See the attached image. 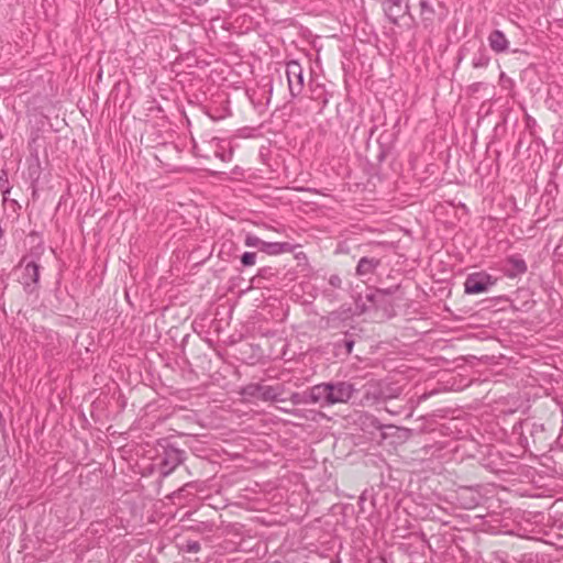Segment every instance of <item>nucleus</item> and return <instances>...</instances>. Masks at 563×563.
I'll return each mask as SVG.
<instances>
[{
    "label": "nucleus",
    "mask_w": 563,
    "mask_h": 563,
    "mask_svg": "<svg viewBox=\"0 0 563 563\" xmlns=\"http://www.w3.org/2000/svg\"><path fill=\"white\" fill-rule=\"evenodd\" d=\"M451 483L439 457L424 460V500L441 510H446L453 497L448 494Z\"/></svg>",
    "instance_id": "1"
},
{
    "label": "nucleus",
    "mask_w": 563,
    "mask_h": 563,
    "mask_svg": "<svg viewBox=\"0 0 563 563\" xmlns=\"http://www.w3.org/2000/svg\"><path fill=\"white\" fill-rule=\"evenodd\" d=\"M398 285L388 288H376L375 290H372L365 295V299L368 305H360L357 302V308L361 309V312H365L372 309L375 311H380L383 318L390 319L395 314L393 296L396 291H398Z\"/></svg>",
    "instance_id": "2"
},
{
    "label": "nucleus",
    "mask_w": 563,
    "mask_h": 563,
    "mask_svg": "<svg viewBox=\"0 0 563 563\" xmlns=\"http://www.w3.org/2000/svg\"><path fill=\"white\" fill-rule=\"evenodd\" d=\"M162 452L157 454L158 470L162 476L170 475L186 459V452L174 444H159Z\"/></svg>",
    "instance_id": "3"
},
{
    "label": "nucleus",
    "mask_w": 563,
    "mask_h": 563,
    "mask_svg": "<svg viewBox=\"0 0 563 563\" xmlns=\"http://www.w3.org/2000/svg\"><path fill=\"white\" fill-rule=\"evenodd\" d=\"M495 283L496 279L485 272L472 273L464 282L465 292L471 295L482 294L492 288Z\"/></svg>",
    "instance_id": "4"
},
{
    "label": "nucleus",
    "mask_w": 563,
    "mask_h": 563,
    "mask_svg": "<svg viewBox=\"0 0 563 563\" xmlns=\"http://www.w3.org/2000/svg\"><path fill=\"white\" fill-rule=\"evenodd\" d=\"M451 501L454 499L461 508L474 509L479 506L484 499V496L479 490L471 486H461L455 492H452Z\"/></svg>",
    "instance_id": "5"
},
{
    "label": "nucleus",
    "mask_w": 563,
    "mask_h": 563,
    "mask_svg": "<svg viewBox=\"0 0 563 563\" xmlns=\"http://www.w3.org/2000/svg\"><path fill=\"white\" fill-rule=\"evenodd\" d=\"M286 77L290 96L292 98L298 97L303 89V70L297 60H290L286 64Z\"/></svg>",
    "instance_id": "6"
},
{
    "label": "nucleus",
    "mask_w": 563,
    "mask_h": 563,
    "mask_svg": "<svg viewBox=\"0 0 563 563\" xmlns=\"http://www.w3.org/2000/svg\"><path fill=\"white\" fill-rule=\"evenodd\" d=\"M330 389L329 391L332 394L330 396V404H341V402H347L353 394L355 393V387L353 384L349 382H336V383H329Z\"/></svg>",
    "instance_id": "7"
},
{
    "label": "nucleus",
    "mask_w": 563,
    "mask_h": 563,
    "mask_svg": "<svg viewBox=\"0 0 563 563\" xmlns=\"http://www.w3.org/2000/svg\"><path fill=\"white\" fill-rule=\"evenodd\" d=\"M396 141V134L393 130L384 129L377 140V153L375 154V158L378 163H382L386 159V157L390 154L394 143Z\"/></svg>",
    "instance_id": "8"
},
{
    "label": "nucleus",
    "mask_w": 563,
    "mask_h": 563,
    "mask_svg": "<svg viewBox=\"0 0 563 563\" xmlns=\"http://www.w3.org/2000/svg\"><path fill=\"white\" fill-rule=\"evenodd\" d=\"M383 10L391 23H398L408 12V5L404 0H380Z\"/></svg>",
    "instance_id": "9"
},
{
    "label": "nucleus",
    "mask_w": 563,
    "mask_h": 563,
    "mask_svg": "<svg viewBox=\"0 0 563 563\" xmlns=\"http://www.w3.org/2000/svg\"><path fill=\"white\" fill-rule=\"evenodd\" d=\"M527 271V263L520 255L514 254L506 257L503 272L508 278L519 277Z\"/></svg>",
    "instance_id": "10"
},
{
    "label": "nucleus",
    "mask_w": 563,
    "mask_h": 563,
    "mask_svg": "<svg viewBox=\"0 0 563 563\" xmlns=\"http://www.w3.org/2000/svg\"><path fill=\"white\" fill-rule=\"evenodd\" d=\"M40 279V266L35 262L25 264L22 274L23 285L29 291H33Z\"/></svg>",
    "instance_id": "11"
},
{
    "label": "nucleus",
    "mask_w": 563,
    "mask_h": 563,
    "mask_svg": "<svg viewBox=\"0 0 563 563\" xmlns=\"http://www.w3.org/2000/svg\"><path fill=\"white\" fill-rule=\"evenodd\" d=\"M330 384L329 383H322L312 386L309 388V396L311 404H322V405H331L330 404V396L332 395L330 391Z\"/></svg>",
    "instance_id": "12"
},
{
    "label": "nucleus",
    "mask_w": 563,
    "mask_h": 563,
    "mask_svg": "<svg viewBox=\"0 0 563 563\" xmlns=\"http://www.w3.org/2000/svg\"><path fill=\"white\" fill-rule=\"evenodd\" d=\"M489 47L496 54L507 53L509 51V41L500 30H494L487 37Z\"/></svg>",
    "instance_id": "13"
},
{
    "label": "nucleus",
    "mask_w": 563,
    "mask_h": 563,
    "mask_svg": "<svg viewBox=\"0 0 563 563\" xmlns=\"http://www.w3.org/2000/svg\"><path fill=\"white\" fill-rule=\"evenodd\" d=\"M519 428L521 429V433H523L526 430L529 432L533 443L542 442L545 440V427L543 423H538L527 419L520 422Z\"/></svg>",
    "instance_id": "14"
},
{
    "label": "nucleus",
    "mask_w": 563,
    "mask_h": 563,
    "mask_svg": "<svg viewBox=\"0 0 563 563\" xmlns=\"http://www.w3.org/2000/svg\"><path fill=\"white\" fill-rule=\"evenodd\" d=\"M380 261L374 257H362L356 266V275L361 277H365L375 272V269L379 266Z\"/></svg>",
    "instance_id": "15"
},
{
    "label": "nucleus",
    "mask_w": 563,
    "mask_h": 563,
    "mask_svg": "<svg viewBox=\"0 0 563 563\" xmlns=\"http://www.w3.org/2000/svg\"><path fill=\"white\" fill-rule=\"evenodd\" d=\"M256 393L254 394L258 399L263 401H276L279 399V391L277 387L268 385H256Z\"/></svg>",
    "instance_id": "16"
},
{
    "label": "nucleus",
    "mask_w": 563,
    "mask_h": 563,
    "mask_svg": "<svg viewBox=\"0 0 563 563\" xmlns=\"http://www.w3.org/2000/svg\"><path fill=\"white\" fill-rule=\"evenodd\" d=\"M292 245L288 242H266L264 245V252L267 255H279L284 253H290Z\"/></svg>",
    "instance_id": "17"
},
{
    "label": "nucleus",
    "mask_w": 563,
    "mask_h": 563,
    "mask_svg": "<svg viewBox=\"0 0 563 563\" xmlns=\"http://www.w3.org/2000/svg\"><path fill=\"white\" fill-rule=\"evenodd\" d=\"M490 62V56L484 46H481L472 58V66L474 68H486Z\"/></svg>",
    "instance_id": "18"
},
{
    "label": "nucleus",
    "mask_w": 563,
    "mask_h": 563,
    "mask_svg": "<svg viewBox=\"0 0 563 563\" xmlns=\"http://www.w3.org/2000/svg\"><path fill=\"white\" fill-rule=\"evenodd\" d=\"M265 243L266 241H263L258 236L251 233H247L244 240L245 246L258 249L261 252H264Z\"/></svg>",
    "instance_id": "19"
},
{
    "label": "nucleus",
    "mask_w": 563,
    "mask_h": 563,
    "mask_svg": "<svg viewBox=\"0 0 563 563\" xmlns=\"http://www.w3.org/2000/svg\"><path fill=\"white\" fill-rule=\"evenodd\" d=\"M309 396V389L302 391V393H292L290 396V401L294 405H310V397Z\"/></svg>",
    "instance_id": "20"
},
{
    "label": "nucleus",
    "mask_w": 563,
    "mask_h": 563,
    "mask_svg": "<svg viewBox=\"0 0 563 563\" xmlns=\"http://www.w3.org/2000/svg\"><path fill=\"white\" fill-rule=\"evenodd\" d=\"M276 273L274 271L273 267L271 266H264V267H261L258 271H257V274L256 276L253 278V280H256V279H271L273 276H275Z\"/></svg>",
    "instance_id": "21"
},
{
    "label": "nucleus",
    "mask_w": 563,
    "mask_h": 563,
    "mask_svg": "<svg viewBox=\"0 0 563 563\" xmlns=\"http://www.w3.org/2000/svg\"><path fill=\"white\" fill-rule=\"evenodd\" d=\"M0 190L3 195V198H7V195L10 192V185L7 172L2 170L0 174Z\"/></svg>",
    "instance_id": "22"
},
{
    "label": "nucleus",
    "mask_w": 563,
    "mask_h": 563,
    "mask_svg": "<svg viewBox=\"0 0 563 563\" xmlns=\"http://www.w3.org/2000/svg\"><path fill=\"white\" fill-rule=\"evenodd\" d=\"M241 263L244 267L253 266L256 263V253L244 252L241 256Z\"/></svg>",
    "instance_id": "23"
},
{
    "label": "nucleus",
    "mask_w": 563,
    "mask_h": 563,
    "mask_svg": "<svg viewBox=\"0 0 563 563\" xmlns=\"http://www.w3.org/2000/svg\"><path fill=\"white\" fill-rule=\"evenodd\" d=\"M201 549V545L198 541H194V540H188L185 545H184V550L188 553H197L199 552Z\"/></svg>",
    "instance_id": "24"
},
{
    "label": "nucleus",
    "mask_w": 563,
    "mask_h": 563,
    "mask_svg": "<svg viewBox=\"0 0 563 563\" xmlns=\"http://www.w3.org/2000/svg\"><path fill=\"white\" fill-rule=\"evenodd\" d=\"M329 284L333 287V288H341L342 286V279L340 278L339 275H331L330 278H329Z\"/></svg>",
    "instance_id": "25"
},
{
    "label": "nucleus",
    "mask_w": 563,
    "mask_h": 563,
    "mask_svg": "<svg viewBox=\"0 0 563 563\" xmlns=\"http://www.w3.org/2000/svg\"><path fill=\"white\" fill-rule=\"evenodd\" d=\"M342 343H343V345H344V347H345V350H346V353H349V354H350V353L352 352V350H353L354 341H353V340H351V339H344V340L342 341Z\"/></svg>",
    "instance_id": "26"
},
{
    "label": "nucleus",
    "mask_w": 563,
    "mask_h": 563,
    "mask_svg": "<svg viewBox=\"0 0 563 563\" xmlns=\"http://www.w3.org/2000/svg\"><path fill=\"white\" fill-rule=\"evenodd\" d=\"M336 319H339V313H338L336 311H333V312H331V313L328 316V322H329V321H334V320H336Z\"/></svg>",
    "instance_id": "27"
},
{
    "label": "nucleus",
    "mask_w": 563,
    "mask_h": 563,
    "mask_svg": "<svg viewBox=\"0 0 563 563\" xmlns=\"http://www.w3.org/2000/svg\"><path fill=\"white\" fill-rule=\"evenodd\" d=\"M201 526H203V529L207 530V531H212V525L210 523H206V522H201Z\"/></svg>",
    "instance_id": "28"
},
{
    "label": "nucleus",
    "mask_w": 563,
    "mask_h": 563,
    "mask_svg": "<svg viewBox=\"0 0 563 563\" xmlns=\"http://www.w3.org/2000/svg\"><path fill=\"white\" fill-rule=\"evenodd\" d=\"M378 130V126L374 125L369 129V139L374 135V133Z\"/></svg>",
    "instance_id": "29"
},
{
    "label": "nucleus",
    "mask_w": 563,
    "mask_h": 563,
    "mask_svg": "<svg viewBox=\"0 0 563 563\" xmlns=\"http://www.w3.org/2000/svg\"><path fill=\"white\" fill-rule=\"evenodd\" d=\"M431 515H432V517H435V514L433 512V510H432V509H430V510L428 511L427 516H431Z\"/></svg>",
    "instance_id": "30"
},
{
    "label": "nucleus",
    "mask_w": 563,
    "mask_h": 563,
    "mask_svg": "<svg viewBox=\"0 0 563 563\" xmlns=\"http://www.w3.org/2000/svg\"><path fill=\"white\" fill-rule=\"evenodd\" d=\"M423 8H424V12L429 10L428 3L426 1H424V4H423Z\"/></svg>",
    "instance_id": "31"
},
{
    "label": "nucleus",
    "mask_w": 563,
    "mask_h": 563,
    "mask_svg": "<svg viewBox=\"0 0 563 563\" xmlns=\"http://www.w3.org/2000/svg\"><path fill=\"white\" fill-rule=\"evenodd\" d=\"M429 453V448L427 445H424V454H428Z\"/></svg>",
    "instance_id": "32"
},
{
    "label": "nucleus",
    "mask_w": 563,
    "mask_h": 563,
    "mask_svg": "<svg viewBox=\"0 0 563 563\" xmlns=\"http://www.w3.org/2000/svg\"><path fill=\"white\" fill-rule=\"evenodd\" d=\"M432 394H433V393L427 394V393L424 391L423 398L426 399L428 396H430V395H432Z\"/></svg>",
    "instance_id": "33"
},
{
    "label": "nucleus",
    "mask_w": 563,
    "mask_h": 563,
    "mask_svg": "<svg viewBox=\"0 0 563 563\" xmlns=\"http://www.w3.org/2000/svg\"><path fill=\"white\" fill-rule=\"evenodd\" d=\"M430 167L431 166H428L427 168H424V173H429L430 172Z\"/></svg>",
    "instance_id": "34"
},
{
    "label": "nucleus",
    "mask_w": 563,
    "mask_h": 563,
    "mask_svg": "<svg viewBox=\"0 0 563 563\" xmlns=\"http://www.w3.org/2000/svg\"><path fill=\"white\" fill-rule=\"evenodd\" d=\"M427 508H428V505L424 503V506H423L424 511L427 510Z\"/></svg>",
    "instance_id": "35"
},
{
    "label": "nucleus",
    "mask_w": 563,
    "mask_h": 563,
    "mask_svg": "<svg viewBox=\"0 0 563 563\" xmlns=\"http://www.w3.org/2000/svg\"><path fill=\"white\" fill-rule=\"evenodd\" d=\"M433 360H424V362L427 363H431Z\"/></svg>",
    "instance_id": "36"
}]
</instances>
